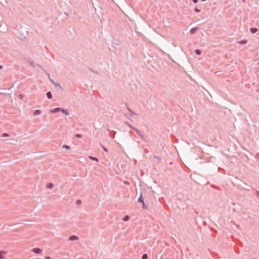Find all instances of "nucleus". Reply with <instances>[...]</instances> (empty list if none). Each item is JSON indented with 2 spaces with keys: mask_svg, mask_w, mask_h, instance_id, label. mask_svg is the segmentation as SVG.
<instances>
[{
  "mask_svg": "<svg viewBox=\"0 0 259 259\" xmlns=\"http://www.w3.org/2000/svg\"><path fill=\"white\" fill-rule=\"evenodd\" d=\"M134 130L137 133V134L142 139H144V135L143 134V133H142V132H141L140 130H139L138 128L135 127L134 128Z\"/></svg>",
  "mask_w": 259,
  "mask_h": 259,
  "instance_id": "f257e3e1",
  "label": "nucleus"
},
{
  "mask_svg": "<svg viewBox=\"0 0 259 259\" xmlns=\"http://www.w3.org/2000/svg\"><path fill=\"white\" fill-rule=\"evenodd\" d=\"M61 110H62V108L60 107H57L54 109L53 110H50V112L52 113H55L61 111Z\"/></svg>",
  "mask_w": 259,
  "mask_h": 259,
  "instance_id": "f03ea898",
  "label": "nucleus"
},
{
  "mask_svg": "<svg viewBox=\"0 0 259 259\" xmlns=\"http://www.w3.org/2000/svg\"><path fill=\"white\" fill-rule=\"evenodd\" d=\"M78 239V237L75 235H72L69 237V240L70 241L77 240Z\"/></svg>",
  "mask_w": 259,
  "mask_h": 259,
  "instance_id": "7ed1b4c3",
  "label": "nucleus"
},
{
  "mask_svg": "<svg viewBox=\"0 0 259 259\" xmlns=\"http://www.w3.org/2000/svg\"><path fill=\"white\" fill-rule=\"evenodd\" d=\"M32 251L35 253H39L41 252V250L39 248H34L32 249Z\"/></svg>",
  "mask_w": 259,
  "mask_h": 259,
  "instance_id": "20e7f679",
  "label": "nucleus"
},
{
  "mask_svg": "<svg viewBox=\"0 0 259 259\" xmlns=\"http://www.w3.org/2000/svg\"><path fill=\"white\" fill-rule=\"evenodd\" d=\"M7 253L6 251L1 250L0 251V259H4L5 257L3 256V254H5Z\"/></svg>",
  "mask_w": 259,
  "mask_h": 259,
  "instance_id": "39448f33",
  "label": "nucleus"
},
{
  "mask_svg": "<svg viewBox=\"0 0 259 259\" xmlns=\"http://www.w3.org/2000/svg\"><path fill=\"white\" fill-rule=\"evenodd\" d=\"M198 30V28L197 27H194V28H192V29H191V30H190V33L191 34H193L197 30Z\"/></svg>",
  "mask_w": 259,
  "mask_h": 259,
  "instance_id": "423d86ee",
  "label": "nucleus"
},
{
  "mask_svg": "<svg viewBox=\"0 0 259 259\" xmlns=\"http://www.w3.org/2000/svg\"><path fill=\"white\" fill-rule=\"evenodd\" d=\"M41 114V111L40 110H35L34 111V113H33V114L35 115V116H36V115H39Z\"/></svg>",
  "mask_w": 259,
  "mask_h": 259,
  "instance_id": "0eeeda50",
  "label": "nucleus"
},
{
  "mask_svg": "<svg viewBox=\"0 0 259 259\" xmlns=\"http://www.w3.org/2000/svg\"><path fill=\"white\" fill-rule=\"evenodd\" d=\"M138 202H141V203H143L144 202V200H143V197H142V193H141L140 196L139 197V198L138 199Z\"/></svg>",
  "mask_w": 259,
  "mask_h": 259,
  "instance_id": "6e6552de",
  "label": "nucleus"
},
{
  "mask_svg": "<svg viewBox=\"0 0 259 259\" xmlns=\"http://www.w3.org/2000/svg\"><path fill=\"white\" fill-rule=\"evenodd\" d=\"M250 30L252 33H255L258 31V29L256 28H251Z\"/></svg>",
  "mask_w": 259,
  "mask_h": 259,
  "instance_id": "1a4fd4ad",
  "label": "nucleus"
},
{
  "mask_svg": "<svg viewBox=\"0 0 259 259\" xmlns=\"http://www.w3.org/2000/svg\"><path fill=\"white\" fill-rule=\"evenodd\" d=\"M61 112H62L63 113H64L66 115H69V112H68L67 110H66V109H64L62 108V110H61Z\"/></svg>",
  "mask_w": 259,
  "mask_h": 259,
  "instance_id": "9d476101",
  "label": "nucleus"
},
{
  "mask_svg": "<svg viewBox=\"0 0 259 259\" xmlns=\"http://www.w3.org/2000/svg\"><path fill=\"white\" fill-rule=\"evenodd\" d=\"M54 187L53 183H50L47 184V188L48 189H52Z\"/></svg>",
  "mask_w": 259,
  "mask_h": 259,
  "instance_id": "9b49d317",
  "label": "nucleus"
},
{
  "mask_svg": "<svg viewBox=\"0 0 259 259\" xmlns=\"http://www.w3.org/2000/svg\"><path fill=\"white\" fill-rule=\"evenodd\" d=\"M46 95L47 96V98L49 99H50L52 98V93L51 92H48L46 94Z\"/></svg>",
  "mask_w": 259,
  "mask_h": 259,
  "instance_id": "f8f14e48",
  "label": "nucleus"
},
{
  "mask_svg": "<svg viewBox=\"0 0 259 259\" xmlns=\"http://www.w3.org/2000/svg\"><path fill=\"white\" fill-rule=\"evenodd\" d=\"M247 42V40H245V39H243V40H240L238 42V44H242V45H245V44H246Z\"/></svg>",
  "mask_w": 259,
  "mask_h": 259,
  "instance_id": "ddd939ff",
  "label": "nucleus"
},
{
  "mask_svg": "<svg viewBox=\"0 0 259 259\" xmlns=\"http://www.w3.org/2000/svg\"><path fill=\"white\" fill-rule=\"evenodd\" d=\"M89 158L97 162L98 161V159L97 157L89 156Z\"/></svg>",
  "mask_w": 259,
  "mask_h": 259,
  "instance_id": "4468645a",
  "label": "nucleus"
},
{
  "mask_svg": "<svg viewBox=\"0 0 259 259\" xmlns=\"http://www.w3.org/2000/svg\"><path fill=\"white\" fill-rule=\"evenodd\" d=\"M130 219V218L128 215H125L123 218V220L125 222L128 221Z\"/></svg>",
  "mask_w": 259,
  "mask_h": 259,
  "instance_id": "2eb2a0df",
  "label": "nucleus"
},
{
  "mask_svg": "<svg viewBox=\"0 0 259 259\" xmlns=\"http://www.w3.org/2000/svg\"><path fill=\"white\" fill-rule=\"evenodd\" d=\"M63 148H65V149L66 150H69L70 149V146H68V145H64L62 147Z\"/></svg>",
  "mask_w": 259,
  "mask_h": 259,
  "instance_id": "dca6fc26",
  "label": "nucleus"
},
{
  "mask_svg": "<svg viewBox=\"0 0 259 259\" xmlns=\"http://www.w3.org/2000/svg\"><path fill=\"white\" fill-rule=\"evenodd\" d=\"M195 54H197V55H200V54H201V51H200V50L197 49V50H196L195 51Z\"/></svg>",
  "mask_w": 259,
  "mask_h": 259,
  "instance_id": "f3484780",
  "label": "nucleus"
},
{
  "mask_svg": "<svg viewBox=\"0 0 259 259\" xmlns=\"http://www.w3.org/2000/svg\"><path fill=\"white\" fill-rule=\"evenodd\" d=\"M56 87H58L60 89L62 90V88L61 87V85H60V84L59 83H55V84H54Z\"/></svg>",
  "mask_w": 259,
  "mask_h": 259,
  "instance_id": "a211bd4d",
  "label": "nucleus"
},
{
  "mask_svg": "<svg viewBox=\"0 0 259 259\" xmlns=\"http://www.w3.org/2000/svg\"><path fill=\"white\" fill-rule=\"evenodd\" d=\"M147 258H148V255L146 253L143 254L142 256V259H147Z\"/></svg>",
  "mask_w": 259,
  "mask_h": 259,
  "instance_id": "6ab92c4d",
  "label": "nucleus"
},
{
  "mask_svg": "<svg viewBox=\"0 0 259 259\" xmlns=\"http://www.w3.org/2000/svg\"><path fill=\"white\" fill-rule=\"evenodd\" d=\"M126 124L130 127H131V128L133 129L134 130V128H135V127L133 126L131 124H130L128 122H125Z\"/></svg>",
  "mask_w": 259,
  "mask_h": 259,
  "instance_id": "aec40b11",
  "label": "nucleus"
},
{
  "mask_svg": "<svg viewBox=\"0 0 259 259\" xmlns=\"http://www.w3.org/2000/svg\"><path fill=\"white\" fill-rule=\"evenodd\" d=\"M2 137H9V135L7 133H3L2 135Z\"/></svg>",
  "mask_w": 259,
  "mask_h": 259,
  "instance_id": "412c9836",
  "label": "nucleus"
},
{
  "mask_svg": "<svg viewBox=\"0 0 259 259\" xmlns=\"http://www.w3.org/2000/svg\"><path fill=\"white\" fill-rule=\"evenodd\" d=\"M153 158L154 159H157L158 161H160L161 160V158L159 157H158V156H154Z\"/></svg>",
  "mask_w": 259,
  "mask_h": 259,
  "instance_id": "4be33fe9",
  "label": "nucleus"
},
{
  "mask_svg": "<svg viewBox=\"0 0 259 259\" xmlns=\"http://www.w3.org/2000/svg\"><path fill=\"white\" fill-rule=\"evenodd\" d=\"M75 137L77 138H80L82 137V135L79 134H77L75 135Z\"/></svg>",
  "mask_w": 259,
  "mask_h": 259,
  "instance_id": "5701e85b",
  "label": "nucleus"
},
{
  "mask_svg": "<svg viewBox=\"0 0 259 259\" xmlns=\"http://www.w3.org/2000/svg\"><path fill=\"white\" fill-rule=\"evenodd\" d=\"M29 63L31 66L34 67V63L33 62L29 61Z\"/></svg>",
  "mask_w": 259,
  "mask_h": 259,
  "instance_id": "b1692460",
  "label": "nucleus"
},
{
  "mask_svg": "<svg viewBox=\"0 0 259 259\" xmlns=\"http://www.w3.org/2000/svg\"><path fill=\"white\" fill-rule=\"evenodd\" d=\"M81 201L80 200H77L76 201V204L77 205H79L80 204H81Z\"/></svg>",
  "mask_w": 259,
  "mask_h": 259,
  "instance_id": "393cba45",
  "label": "nucleus"
},
{
  "mask_svg": "<svg viewBox=\"0 0 259 259\" xmlns=\"http://www.w3.org/2000/svg\"><path fill=\"white\" fill-rule=\"evenodd\" d=\"M194 11H195V12H200V9H198V8H195L194 9Z\"/></svg>",
  "mask_w": 259,
  "mask_h": 259,
  "instance_id": "a878e982",
  "label": "nucleus"
},
{
  "mask_svg": "<svg viewBox=\"0 0 259 259\" xmlns=\"http://www.w3.org/2000/svg\"><path fill=\"white\" fill-rule=\"evenodd\" d=\"M101 146L104 151L107 152L108 150H107V148H106L105 147H104L102 145H101Z\"/></svg>",
  "mask_w": 259,
  "mask_h": 259,
  "instance_id": "bb28decb",
  "label": "nucleus"
},
{
  "mask_svg": "<svg viewBox=\"0 0 259 259\" xmlns=\"http://www.w3.org/2000/svg\"><path fill=\"white\" fill-rule=\"evenodd\" d=\"M48 76H49V77L50 80V81H51V82H52L54 84H55V82H54L52 79H51L50 78L49 74H48Z\"/></svg>",
  "mask_w": 259,
  "mask_h": 259,
  "instance_id": "cd10ccee",
  "label": "nucleus"
},
{
  "mask_svg": "<svg viewBox=\"0 0 259 259\" xmlns=\"http://www.w3.org/2000/svg\"><path fill=\"white\" fill-rule=\"evenodd\" d=\"M125 116L127 118H128V119H130L131 118V116L128 115H127V114H125Z\"/></svg>",
  "mask_w": 259,
  "mask_h": 259,
  "instance_id": "c85d7f7f",
  "label": "nucleus"
},
{
  "mask_svg": "<svg viewBox=\"0 0 259 259\" xmlns=\"http://www.w3.org/2000/svg\"><path fill=\"white\" fill-rule=\"evenodd\" d=\"M142 204H143V208H147V206H146V205H145V204L144 202L143 203H142Z\"/></svg>",
  "mask_w": 259,
  "mask_h": 259,
  "instance_id": "c756f323",
  "label": "nucleus"
},
{
  "mask_svg": "<svg viewBox=\"0 0 259 259\" xmlns=\"http://www.w3.org/2000/svg\"><path fill=\"white\" fill-rule=\"evenodd\" d=\"M123 183H124V184H125V185H129V184H129V182H127V181H124V182H123Z\"/></svg>",
  "mask_w": 259,
  "mask_h": 259,
  "instance_id": "7c9ffc66",
  "label": "nucleus"
},
{
  "mask_svg": "<svg viewBox=\"0 0 259 259\" xmlns=\"http://www.w3.org/2000/svg\"><path fill=\"white\" fill-rule=\"evenodd\" d=\"M193 2L195 4L197 3L198 0H192Z\"/></svg>",
  "mask_w": 259,
  "mask_h": 259,
  "instance_id": "2f4dec72",
  "label": "nucleus"
},
{
  "mask_svg": "<svg viewBox=\"0 0 259 259\" xmlns=\"http://www.w3.org/2000/svg\"><path fill=\"white\" fill-rule=\"evenodd\" d=\"M45 259H51V258L49 256H46Z\"/></svg>",
  "mask_w": 259,
  "mask_h": 259,
  "instance_id": "473e14b6",
  "label": "nucleus"
},
{
  "mask_svg": "<svg viewBox=\"0 0 259 259\" xmlns=\"http://www.w3.org/2000/svg\"><path fill=\"white\" fill-rule=\"evenodd\" d=\"M127 109L130 112H132V110L129 108V107H127Z\"/></svg>",
  "mask_w": 259,
  "mask_h": 259,
  "instance_id": "72a5a7b5",
  "label": "nucleus"
},
{
  "mask_svg": "<svg viewBox=\"0 0 259 259\" xmlns=\"http://www.w3.org/2000/svg\"><path fill=\"white\" fill-rule=\"evenodd\" d=\"M132 114H136L134 112L132 111V112H130Z\"/></svg>",
  "mask_w": 259,
  "mask_h": 259,
  "instance_id": "f704fd0d",
  "label": "nucleus"
},
{
  "mask_svg": "<svg viewBox=\"0 0 259 259\" xmlns=\"http://www.w3.org/2000/svg\"><path fill=\"white\" fill-rule=\"evenodd\" d=\"M132 114H136L134 112L132 111V112H130Z\"/></svg>",
  "mask_w": 259,
  "mask_h": 259,
  "instance_id": "c9c22d12",
  "label": "nucleus"
},
{
  "mask_svg": "<svg viewBox=\"0 0 259 259\" xmlns=\"http://www.w3.org/2000/svg\"><path fill=\"white\" fill-rule=\"evenodd\" d=\"M19 96H20V97L21 98H22V97H23V96H22V95H19Z\"/></svg>",
  "mask_w": 259,
  "mask_h": 259,
  "instance_id": "e433bc0d",
  "label": "nucleus"
},
{
  "mask_svg": "<svg viewBox=\"0 0 259 259\" xmlns=\"http://www.w3.org/2000/svg\"><path fill=\"white\" fill-rule=\"evenodd\" d=\"M3 68V66L2 65H0V69H2Z\"/></svg>",
  "mask_w": 259,
  "mask_h": 259,
  "instance_id": "4c0bfd02",
  "label": "nucleus"
},
{
  "mask_svg": "<svg viewBox=\"0 0 259 259\" xmlns=\"http://www.w3.org/2000/svg\"><path fill=\"white\" fill-rule=\"evenodd\" d=\"M165 245H166V246H168V243H165Z\"/></svg>",
  "mask_w": 259,
  "mask_h": 259,
  "instance_id": "58836bf2",
  "label": "nucleus"
},
{
  "mask_svg": "<svg viewBox=\"0 0 259 259\" xmlns=\"http://www.w3.org/2000/svg\"><path fill=\"white\" fill-rule=\"evenodd\" d=\"M202 2H205L206 0H201Z\"/></svg>",
  "mask_w": 259,
  "mask_h": 259,
  "instance_id": "ea45409f",
  "label": "nucleus"
}]
</instances>
